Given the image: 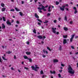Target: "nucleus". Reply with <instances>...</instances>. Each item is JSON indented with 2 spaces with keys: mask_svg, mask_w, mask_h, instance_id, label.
I'll return each mask as SVG.
<instances>
[{
  "mask_svg": "<svg viewBox=\"0 0 78 78\" xmlns=\"http://www.w3.org/2000/svg\"><path fill=\"white\" fill-rule=\"evenodd\" d=\"M68 72L70 74H74L75 73V71L73 70V69L71 67L70 65L69 66V67L68 68Z\"/></svg>",
  "mask_w": 78,
  "mask_h": 78,
  "instance_id": "obj_1",
  "label": "nucleus"
},
{
  "mask_svg": "<svg viewBox=\"0 0 78 78\" xmlns=\"http://www.w3.org/2000/svg\"><path fill=\"white\" fill-rule=\"evenodd\" d=\"M66 6H67V7H68V6H69V5L66 4V5L62 6V7H60V10H61V11H64V9L65 8V7Z\"/></svg>",
  "mask_w": 78,
  "mask_h": 78,
  "instance_id": "obj_2",
  "label": "nucleus"
},
{
  "mask_svg": "<svg viewBox=\"0 0 78 78\" xmlns=\"http://www.w3.org/2000/svg\"><path fill=\"white\" fill-rule=\"evenodd\" d=\"M12 22H14L13 20H12V22L11 23L9 22V20H8L7 21L6 23L8 25H10V26H11V23H12Z\"/></svg>",
  "mask_w": 78,
  "mask_h": 78,
  "instance_id": "obj_3",
  "label": "nucleus"
},
{
  "mask_svg": "<svg viewBox=\"0 0 78 78\" xmlns=\"http://www.w3.org/2000/svg\"><path fill=\"white\" fill-rule=\"evenodd\" d=\"M51 29L53 33L54 34H56V28L55 27L54 28L53 27H52Z\"/></svg>",
  "mask_w": 78,
  "mask_h": 78,
  "instance_id": "obj_4",
  "label": "nucleus"
},
{
  "mask_svg": "<svg viewBox=\"0 0 78 78\" xmlns=\"http://www.w3.org/2000/svg\"><path fill=\"white\" fill-rule=\"evenodd\" d=\"M74 37H75V34H73L72 35V37L70 39V42H72L73 39V38H74Z\"/></svg>",
  "mask_w": 78,
  "mask_h": 78,
  "instance_id": "obj_5",
  "label": "nucleus"
},
{
  "mask_svg": "<svg viewBox=\"0 0 78 78\" xmlns=\"http://www.w3.org/2000/svg\"><path fill=\"white\" fill-rule=\"evenodd\" d=\"M31 68L32 69V70H34L35 71H37V69H36L34 67V66H32Z\"/></svg>",
  "mask_w": 78,
  "mask_h": 78,
  "instance_id": "obj_6",
  "label": "nucleus"
},
{
  "mask_svg": "<svg viewBox=\"0 0 78 78\" xmlns=\"http://www.w3.org/2000/svg\"><path fill=\"white\" fill-rule=\"evenodd\" d=\"M6 27V26H5V24L2 23V29H5Z\"/></svg>",
  "mask_w": 78,
  "mask_h": 78,
  "instance_id": "obj_7",
  "label": "nucleus"
},
{
  "mask_svg": "<svg viewBox=\"0 0 78 78\" xmlns=\"http://www.w3.org/2000/svg\"><path fill=\"white\" fill-rule=\"evenodd\" d=\"M67 43V39H64L63 41V44H65Z\"/></svg>",
  "mask_w": 78,
  "mask_h": 78,
  "instance_id": "obj_8",
  "label": "nucleus"
},
{
  "mask_svg": "<svg viewBox=\"0 0 78 78\" xmlns=\"http://www.w3.org/2000/svg\"><path fill=\"white\" fill-rule=\"evenodd\" d=\"M34 16H35V17H36V18H39V16H38V15H37V13H35L34 14Z\"/></svg>",
  "mask_w": 78,
  "mask_h": 78,
  "instance_id": "obj_9",
  "label": "nucleus"
},
{
  "mask_svg": "<svg viewBox=\"0 0 78 78\" xmlns=\"http://www.w3.org/2000/svg\"><path fill=\"white\" fill-rule=\"evenodd\" d=\"M37 37L40 39H42V37L41 35L37 36Z\"/></svg>",
  "mask_w": 78,
  "mask_h": 78,
  "instance_id": "obj_10",
  "label": "nucleus"
},
{
  "mask_svg": "<svg viewBox=\"0 0 78 78\" xmlns=\"http://www.w3.org/2000/svg\"><path fill=\"white\" fill-rule=\"evenodd\" d=\"M63 29L64 30H65V31H67V30H68V28L66 27H64L63 28Z\"/></svg>",
  "mask_w": 78,
  "mask_h": 78,
  "instance_id": "obj_11",
  "label": "nucleus"
},
{
  "mask_svg": "<svg viewBox=\"0 0 78 78\" xmlns=\"http://www.w3.org/2000/svg\"><path fill=\"white\" fill-rule=\"evenodd\" d=\"M26 54L27 55H31V52H30L27 51L26 52Z\"/></svg>",
  "mask_w": 78,
  "mask_h": 78,
  "instance_id": "obj_12",
  "label": "nucleus"
},
{
  "mask_svg": "<svg viewBox=\"0 0 78 78\" xmlns=\"http://www.w3.org/2000/svg\"><path fill=\"white\" fill-rule=\"evenodd\" d=\"M58 50H60V51H61V50H62V46L61 45H60Z\"/></svg>",
  "mask_w": 78,
  "mask_h": 78,
  "instance_id": "obj_13",
  "label": "nucleus"
},
{
  "mask_svg": "<svg viewBox=\"0 0 78 78\" xmlns=\"http://www.w3.org/2000/svg\"><path fill=\"white\" fill-rule=\"evenodd\" d=\"M45 7L43 6V7L42 9L44 11H47V10L45 9Z\"/></svg>",
  "mask_w": 78,
  "mask_h": 78,
  "instance_id": "obj_14",
  "label": "nucleus"
},
{
  "mask_svg": "<svg viewBox=\"0 0 78 78\" xmlns=\"http://www.w3.org/2000/svg\"><path fill=\"white\" fill-rule=\"evenodd\" d=\"M6 9V8H3L2 9V12H4V11H5V10Z\"/></svg>",
  "mask_w": 78,
  "mask_h": 78,
  "instance_id": "obj_15",
  "label": "nucleus"
},
{
  "mask_svg": "<svg viewBox=\"0 0 78 78\" xmlns=\"http://www.w3.org/2000/svg\"><path fill=\"white\" fill-rule=\"evenodd\" d=\"M23 57L24 59H28V57L26 55H24Z\"/></svg>",
  "mask_w": 78,
  "mask_h": 78,
  "instance_id": "obj_16",
  "label": "nucleus"
},
{
  "mask_svg": "<svg viewBox=\"0 0 78 78\" xmlns=\"http://www.w3.org/2000/svg\"><path fill=\"white\" fill-rule=\"evenodd\" d=\"M54 62H58V60L57 59H54L53 60Z\"/></svg>",
  "mask_w": 78,
  "mask_h": 78,
  "instance_id": "obj_17",
  "label": "nucleus"
},
{
  "mask_svg": "<svg viewBox=\"0 0 78 78\" xmlns=\"http://www.w3.org/2000/svg\"><path fill=\"white\" fill-rule=\"evenodd\" d=\"M28 60H29V62H32V59H31V58H28Z\"/></svg>",
  "mask_w": 78,
  "mask_h": 78,
  "instance_id": "obj_18",
  "label": "nucleus"
},
{
  "mask_svg": "<svg viewBox=\"0 0 78 78\" xmlns=\"http://www.w3.org/2000/svg\"><path fill=\"white\" fill-rule=\"evenodd\" d=\"M15 9H16V11H20V10L16 7H15Z\"/></svg>",
  "mask_w": 78,
  "mask_h": 78,
  "instance_id": "obj_19",
  "label": "nucleus"
},
{
  "mask_svg": "<svg viewBox=\"0 0 78 78\" xmlns=\"http://www.w3.org/2000/svg\"><path fill=\"white\" fill-rule=\"evenodd\" d=\"M64 20L66 21H67V16H65Z\"/></svg>",
  "mask_w": 78,
  "mask_h": 78,
  "instance_id": "obj_20",
  "label": "nucleus"
},
{
  "mask_svg": "<svg viewBox=\"0 0 78 78\" xmlns=\"http://www.w3.org/2000/svg\"><path fill=\"white\" fill-rule=\"evenodd\" d=\"M63 38H64V39H66V38H67V35H63Z\"/></svg>",
  "mask_w": 78,
  "mask_h": 78,
  "instance_id": "obj_21",
  "label": "nucleus"
},
{
  "mask_svg": "<svg viewBox=\"0 0 78 78\" xmlns=\"http://www.w3.org/2000/svg\"><path fill=\"white\" fill-rule=\"evenodd\" d=\"M43 5H42L41 8L40 7L38 8V9H39V10H42V8H43Z\"/></svg>",
  "mask_w": 78,
  "mask_h": 78,
  "instance_id": "obj_22",
  "label": "nucleus"
},
{
  "mask_svg": "<svg viewBox=\"0 0 78 78\" xmlns=\"http://www.w3.org/2000/svg\"><path fill=\"white\" fill-rule=\"evenodd\" d=\"M2 19L4 22H5V21H6V19L5 17H2Z\"/></svg>",
  "mask_w": 78,
  "mask_h": 78,
  "instance_id": "obj_23",
  "label": "nucleus"
},
{
  "mask_svg": "<svg viewBox=\"0 0 78 78\" xmlns=\"http://www.w3.org/2000/svg\"><path fill=\"white\" fill-rule=\"evenodd\" d=\"M33 32L34 33H35V34H36V30L35 29H34Z\"/></svg>",
  "mask_w": 78,
  "mask_h": 78,
  "instance_id": "obj_24",
  "label": "nucleus"
},
{
  "mask_svg": "<svg viewBox=\"0 0 78 78\" xmlns=\"http://www.w3.org/2000/svg\"><path fill=\"white\" fill-rule=\"evenodd\" d=\"M20 15V16H23V13H22V12H19Z\"/></svg>",
  "mask_w": 78,
  "mask_h": 78,
  "instance_id": "obj_25",
  "label": "nucleus"
},
{
  "mask_svg": "<svg viewBox=\"0 0 78 78\" xmlns=\"http://www.w3.org/2000/svg\"><path fill=\"white\" fill-rule=\"evenodd\" d=\"M37 20L39 22H40V23H42V20H39V19H37Z\"/></svg>",
  "mask_w": 78,
  "mask_h": 78,
  "instance_id": "obj_26",
  "label": "nucleus"
},
{
  "mask_svg": "<svg viewBox=\"0 0 78 78\" xmlns=\"http://www.w3.org/2000/svg\"><path fill=\"white\" fill-rule=\"evenodd\" d=\"M55 4L56 5H58L59 4V2L58 1H56L55 2Z\"/></svg>",
  "mask_w": 78,
  "mask_h": 78,
  "instance_id": "obj_27",
  "label": "nucleus"
},
{
  "mask_svg": "<svg viewBox=\"0 0 78 78\" xmlns=\"http://www.w3.org/2000/svg\"><path fill=\"white\" fill-rule=\"evenodd\" d=\"M48 21L46 20L45 21V22H43V23H48Z\"/></svg>",
  "mask_w": 78,
  "mask_h": 78,
  "instance_id": "obj_28",
  "label": "nucleus"
},
{
  "mask_svg": "<svg viewBox=\"0 0 78 78\" xmlns=\"http://www.w3.org/2000/svg\"><path fill=\"white\" fill-rule=\"evenodd\" d=\"M47 48L48 50H49V51H51V49H50V48H49V47H47Z\"/></svg>",
  "mask_w": 78,
  "mask_h": 78,
  "instance_id": "obj_29",
  "label": "nucleus"
},
{
  "mask_svg": "<svg viewBox=\"0 0 78 78\" xmlns=\"http://www.w3.org/2000/svg\"><path fill=\"white\" fill-rule=\"evenodd\" d=\"M1 6L2 7H4L5 6V4L3 3H1Z\"/></svg>",
  "mask_w": 78,
  "mask_h": 78,
  "instance_id": "obj_30",
  "label": "nucleus"
},
{
  "mask_svg": "<svg viewBox=\"0 0 78 78\" xmlns=\"http://www.w3.org/2000/svg\"><path fill=\"white\" fill-rule=\"evenodd\" d=\"M2 58L4 60H5V61H7V59L6 58H5L4 57L2 56Z\"/></svg>",
  "mask_w": 78,
  "mask_h": 78,
  "instance_id": "obj_31",
  "label": "nucleus"
},
{
  "mask_svg": "<svg viewBox=\"0 0 78 78\" xmlns=\"http://www.w3.org/2000/svg\"><path fill=\"white\" fill-rule=\"evenodd\" d=\"M7 53L8 54H11V53H12V52L11 51H8L7 52Z\"/></svg>",
  "mask_w": 78,
  "mask_h": 78,
  "instance_id": "obj_32",
  "label": "nucleus"
},
{
  "mask_svg": "<svg viewBox=\"0 0 78 78\" xmlns=\"http://www.w3.org/2000/svg\"><path fill=\"white\" fill-rule=\"evenodd\" d=\"M40 73L41 74H44V72H43V71L41 70L40 72Z\"/></svg>",
  "mask_w": 78,
  "mask_h": 78,
  "instance_id": "obj_33",
  "label": "nucleus"
},
{
  "mask_svg": "<svg viewBox=\"0 0 78 78\" xmlns=\"http://www.w3.org/2000/svg\"><path fill=\"white\" fill-rule=\"evenodd\" d=\"M58 76L59 78H61V75L60 74H58Z\"/></svg>",
  "mask_w": 78,
  "mask_h": 78,
  "instance_id": "obj_34",
  "label": "nucleus"
},
{
  "mask_svg": "<svg viewBox=\"0 0 78 78\" xmlns=\"http://www.w3.org/2000/svg\"><path fill=\"white\" fill-rule=\"evenodd\" d=\"M78 12L77 11V10H75V11L74 12V14H76Z\"/></svg>",
  "mask_w": 78,
  "mask_h": 78,
  "instance_id": "obj_35",
  "label": "nucleus"
},
{
  "mask_svg": "<svg viewBox=\"0 0 78 78\" xmlns=\"http://www.w3.org/2000/svg\"><path fill=\"white\" fill-rule=\"evenodd\" d=\"M71 48H72V49H75V48H74V47L73 46H71Z\"/></svg>",
  "mask_w": 78,
  "mask_h": 78,
  "instance_id": "obj_36",
  "label": "nucleus"
},
{
  "mask_svg": "<svg viewBox=\"0 0 78 78\" xmlns=\"http://www.w3.org/2000/svg\"><path fill=\"white\" fill-rule=\"evenodd\" d=\"M51 15V14L50 13H48L47 14V16H50Z\"/></svg>",
  "mask_w": 78,
  "mask_h": 78,
  "instance_id": "obj_37",
  "label": "nucleus"
},
{
  "mask_svg": "<svg viewBox=\"0 0 78 78\" xmlns=\"http://www.w3.org/2000/svg\"><path fill=\"white\" fill-rule=\"evenodd\" d=\"M61 66L62 67H64L65 66V65L64 64H62V63L61 64Z\"/></svg>",
  "mask_w": 78,
  "mask_h": 78,
  "instance_id": "obj_38",
  "label": "nucleus"
},
{
  "mask_svg": "<svg viewBox=\"0 0 78 78\" xmlns=\"http://www.w3.org/2000/svg\"><path fill=\"white\" fill-rule=\"evenodd\" d=\"M70 23L71 25H72V24H73V21H70Z\"/></svg>",
  "mask_w": 78,
  "mask_h": 78,
  "instance_id": "obj_39",
  "label": "nucleus"
},
{
  "mask_svg": "<svg viewBox=\"0 0 78 78\" xmlns=\"http://www.w3.org/2000/svg\"><path fill=\"white\" fill-rule=\"evenodd\" d=\"M42 56L43 58H45V57H46V55H42Z\"/></svg>",
  "mask_w": 78,
  "mask_h": 78,
  "instance_id": "obj_40",
  "label": "nucleus"
},
{
  "mask_svg": "<svg viewBox=\"0 0 78 78\" xmlns=\"http://www.w3.org/2000/svg\"><path fill=\"white\" fill-rule=\"evenodd\" d=\"M14 11V9H11L10 10V11H12V12H13Z\"/></svg>",
  "mask_w": 78,
  "mask_h": 78,
  "instance_id": "obj_41",
  "label": "nucleus"
},
{
  "mask_svg": "<svg viewBox=\"0 0 78 78\" xmlns=\"http://www.w3.org/2000/svg\"><path fill=\"white\" fill-rule=\"evenodd\" d=\"M57 22V21H56V20H55L54 21V23H56V22Z\"/></svg>",
  "mask_w": 78,
  "mask_h": 78,
  "instance_id": "obj_42",
  "label": "nucleus"
},
{
  "mask_svg": "<svg viewBox=\"0 0 78 78\" xmlns=\"http://www.w3.org/2000/svg\"><path fill=\"white\" fill-rule=\"evenodd\" d=\"M39 12L40 13H41V12H42V11H41V10H38Z\"/></svg>",
  "mask_w": 78,
  "mask_h": 78,
  "instance_id": "obj_43",
  "label": "nucleus"
},
{
  "mask_svg": "<svg viewBox=\"0 0 78 78\" xmlns=\"http://www.w3.org/2000/svg\"><path fill=\"white\" fill-rule=\"evenodd\" d=\"M16 23H17V24H19V23H19V21H16Z\"/></svg>",
  "mask_w": 78,
  "mask_h": 78,
  "instance_id": "obj_44",
  "label": "nucleus"
},
{
  "mask_svg": "<svg viewBox=\"0 0 78 78\" xmlns=\"http://www.w3.org/2000/svg\"><path fill=\"white\" fill-rule=\"evenodd\" d=\"M24 68H25V69H26V70H28V68H27V67H25Z\"/></svg>",
  "mask_w": 78,
  "mask_h": 78,
  "instance_id": "obj_45",
  "label": "nucleus"
},
{
  "mask_svg": "<svg viewBox=\"0 0 78 78\" xmlns=\"http://www.w3.org/2000/svg\"><path fill=\"white\" fill-rule=\"evenodd\" d=\"M43 53H45L46 51L44 50H43Z\"/></svg>",
  "mask_w": 78,
  "mask_h": 78,
  "instance_id": "obj_46",
  "label": "nucleus"
},
{
  "mask_svg": "<svg viewBox=\"0 0 78 78\" xmlns=\"http://www.w3.org/2000/svg\"><path fill=\"white\" fill-rule=\"evenodd\" d=\"M73 8L74 9H75V10H76V8L75 7H73Z\"/></svg>",
  "mask_w": 78,
  "mask_h": 78,
  "instance_id": "obj_47",
  "label": "nucleus"
},
{
  "mask_svg": "<svg viewBox=\"0 0 78 78\" xmlns=\"http://www.w3.org/2000/svg\"><path fill=\"white\" fill-rule=\"evenodd\" d=\"M53 74H55V73H56V72H55V71H53Z\"/></svg>",
  "mask_w": 78,
  "mask_h": 78,
  "instance_id": "obj_48",
  "label": "nucleus"
},
{
  "mask_svg": "<svg viewBox=\"0 0 78 78\" xmlns=\"http://www.w3.org/2000/svg\"><path fill=\"white\" fill-rule=\"evenodd\" d=\"M35 67H36L35 68L36 69H39V67L38 66H36Z\"/></svg>",
  "mask_w": 78,
  "mask_h": 78,
  "instance_id": "obj_49",
  "label": "nucleus"
},
{
  "mask_svg": "<svg viewBox=\"0 0 78 78\" xmlns=\"http://www.w3.org/2000/svg\"><path fill=\"white\" fill-rule=\"evenodd\" d=\"M27 44L29 45V44H30V42H28V41L27 42Z\"/></svg>",
  "mask_w": 78,
  "mask_h": 78,
  "instance_id": "obj_50",
  "label": "nucleus"
},
{
  "mask_svg": "<svg viewBox=\"0 0 78 78\" xmlns=\"http://www.w3.org/2000/svg\"><path fill=\"white\" fill-rule=\"evenodd\" d=\"M38 24L39 25H41V23L39 22L38 23Z\"/></svg>",
  "mask_w": 78,
  "mask_h": 78,
  "instance_id": "obj_51",
  "label": "nucleus"
},
{
  "mask_svg": "<svg viewBox=\"0 0 78 78\" xmlns=\"http://www.w3.org/2000/svg\"><path fill=\"white\" fill-rule=\"evenodd\" d=\"M61 20V18H58V20L59 21H60Z\"/></svg>",
  "mask_w": 78,
  "mask_h": 78,
  "instance_id": "obj_52",
  "label": "nucleus"
},
{
  "mask_svg": "<svg viewBox=\"0 0 78 78\" xmlns=\"http://www.w3.org/2000/svg\"><path fill=\"white\" fill-rule=\"evenodd\" d=\"M59 72H62V70H59Z\"/></svg>",
  "mask_w": 78,
  "mask_h": 78,
  "instance_id": "obj_53",
  "label": "nucleus"
},
{
  "mask_svg": "<svg viewBox=\"0 0 78 78\" xmlns=\"http://www.w3.org/2000/svg\"><path fill=\"white\" fill-rule=\"evenodd\" d=\"M50 72L51 73V74H53V71H50Z\"/></svg>",
  "mask_w": 78,
  "mask_h": 78,
  "instance_id": "obj_54",
  "label": "nucleus"
},
{
  "mask_svg": "<svg viewBox=\"0 0 78 78\" xmlns=\"http://www.w3.org/2000/svg\"><path fill=\"white\" fill-rule=\"evenodd\" d=\"M11 70H14V68H13V67H11Z\"/></svg>",
  "mask_w": 78,
  "mask_h": 78,
  "instance_id": "obj_55",
  "label": "nucleus"
},
{
  "mask_svg": "<svg viewBox=\"0 0 78 78\" xmlns=\"http://www.w3.org/2000/svg\"><path fill=\"white\" fill-rule=\"evenodd\" d=\"M56 34L57 35H58L59 34V32H57Z\"/></svg>",
  "mask_w": 78,
  "mask_h": 78,
  "instance_id": "obj_56",
  "label": "nucleus"
},
{
  "mask_svg": "<svg viewBox=\"0 0 78 78\" xmlns=\"http://www.w3.org/2000/svg\"><path fill=\"white\" fill-rule=\"evenodd\" d=\"M41 43L42 44H44V42L43 41H41Z\"/></svg>",
  "mask_w": 78,
  "mask_h": 78,
  "instance_id": "obj_57",
  "label": "nucleus"
},
{
  "mask_svg": "<svg viewBox=\"0 0 78 78\" xmlns=\"http://www.w3.org/2000/svg\"><path fill=\"white\" fill-rule=\"evenodd\" d=\"M21 3L22 4H23L24 3V2L23 1H21Z\"/></svg>",
  "mask_w": 78,
  "mask_h": 78,
  "instance_id": "obj_58",
  "label": "nucleus"
},
{
  "mask_svg": "<svg viewBox=\"0 0 78 78\" xmlns=\"http://www.w3.org/2000/svg\"><path fill=\"white\" fill-rule=\"evenodd\" d=\"M14 59H16V55H14Z\"/></svg>",
  "mask_w": 78,
  "mask_h": 78,
  "instance_id": "obj_59",
  "label": "nucleus"
},
{
  "mask_svg": "<svg viewBox=\"0 0 78 78\" xmlns=\"http://www.w3.org/2000/svg\"><path fill=\"white\" fill-rule=\"evenodd\" d=\"M78 37V36H76L75 37V39H77Z\"/></svg>",
  "mask_w": 78,
  "mask_h": 78,
  "instance_id": "obj_60",
  "label": "nucleus"
},
{
  "mask_svg": "<svg viewBox=\"0 0 78 78\" xmlns=\"http://www.w3.org/2000/svg\"><path fill=\"white\" fill-rule=\"evenodd\" d=\"M65 9H66L67 11H69V9L67 8H65Z\"/></svg>",
  "mask_w": 78,
  "mask_h": 78,
  "instance_id": "obj_61",
  "label": "nucleus"
},
{
  "mask_svg": "<svg viewBox=\"0 0 78 78\" xmlns=\"http://www.w3.org/2000/svg\"><path fill=\"white\" fill-rule=\"evenodd\" d=\"M46 54H48V51H46Z\"/></svg>",
  "mask_w": 78,
  "mask_h": 78,
  "instance_id": "obj_62",
  "label": "nucleus"
},
{
  "mask_svg": "<svg viewBox=\"0 0 78 78\" xmlns=\"http://www.w3.org/2000/svg\"><path fill=\"white\" fill-rule=\"evenodd\" d=\"M50 11H51V9H49L48 10V12H50Z\"/></svg>",
  "mask_w": 78,
  "mask_h": 78,
  "instance_id": "obj_63",
  "label": "nucleus"
},
{
  "mask_svg": "<svg viewBox=\"0 0 78 78\" xmlns=\"http://www.w3.org/2000/svg\"><path fill=\"white\" fill-rule=\"evenodd\" d=\"M43 39H45V38H46V37H45V36H43Z\"/></svg>",
  "mask_w": 78,
  "mask_h": 78,
  "instance_id": "obj_64",
  "label": "nucleus"
}]
</instances>
